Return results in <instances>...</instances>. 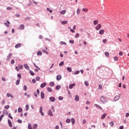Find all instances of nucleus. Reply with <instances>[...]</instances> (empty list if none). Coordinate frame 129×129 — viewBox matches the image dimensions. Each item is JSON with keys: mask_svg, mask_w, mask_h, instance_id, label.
<instances>
[{"mask_svg": "<svg viewBox=\"0 0 129 129\" xmlns=\"http://www.w3.org/2000/svg\"><path fill=\"white\" fill-rule=\"evenodd\" d=\"M100 100L101 102H102V103H106V102L107 101V100H106L105 97H104L103 96H101L100 97Z\"/></svg>", "mask_w": 129, "mask_h": 129, "instance_id": "obj_1", "label": "nucleus"}, {"mask_svg": "<svg viewBox=\"0 0 129 129\" xmlns=\"http://www.w3.org/2000/svg\"><path fill=\"white\" fill-rule=\"evenodd\" d=\"M101 28H102V26H101V25L100 24H98L95 27V30H96V31H99V30H100V29H101Z\"/></svg>", "mask_w": 129, "mask_h": 129, "instance_id": "obj_2", "label": "nucleus"}, {"mask_svg": "<svg viewBox=\"0 0 129 129\" xmlns=\"http://www.w3.org/2000/svg\"><path fill=\"white\" fill-rule=\"evenodd\" d=\"M120 96H121V95L120 94H118V95H116L114 99L115 101H117V100H118V99H119V98H120Z\"/></svg>", "mask_w": 129, "mask_h": 129, "instance_id": "obj_3", "label": "nucleus"}, {"mask_svg": "<svg viewBox=\"0 0 129 129\" xmlns=\"http://www.w3.org/2000/svg\"><path fill=\"white\" fill-rule=\"evenodd\" d=\"M39 112H40L41 115H42V116H43L44 115V113L43 112V107L42 106L40 107Z\"/></svg>", "mask_w": 129, "mask_h": 129, "instance_id": "obj_4", "label": "nucleus"}, {"mask_svg": "<svg viewBox=\"0 0 129 129\" xmlns=\"http://www.w3.org/2000/svg\"><path fill=\"white\" fill-rule=\"evenodd\" d=\"M40 95L41 98H42V99H44V98H45V94H44V92H41Z\"/></svg>", "mask_w": 129, "mask_h": 129, "instance_id": "obj_5", "label": "nucleus"}, {"mask_svg": "<svg viewBox=\"0 0 129 129\" xmlns=\"http://www.w3.org/2000/svg\"><path fill=\"white\" fill-rule=\"evenodd\" d=\"M99 34L100 35H103V34H104V29H101L99 31Z\"/></svg>", "mask_w": 129, "mask_h": 129, "instance_id": "obj_6", "label": "nucleus"}, {"mask_svg": "<svg viewBox=\"0 0 129 129\" xmlns=\"http://www.w3.org/2000/svg\"><path fill=\"white\" fill-rule=\"evenodd\" d=\"M49 100L51 101V102H54L56 100V99L53 97H50L49 98Z\"/></svg>", "mask_w": 129, "mask_h": 129, "instance_id": "obj_7", "label": "nucleus"}, {"mask_svg": "<svg viewBox=\"0 0 129 129\" xmlns=\"http://www.w3.org/2000/svg\"><path fill=\"white\" fill-rule=\"evenodd\" d=\"M22 47V44L21 43H18L15 45V48H21Z\"/></svg>", "mask_w": 129, "mask_h": 129, "instance_id": "obj_8", "label": "nucleus"}, {"mask_svg": "<svg viewBox=\"0 0 129 129\" xmlns=\"http://www.w3.org/2000/svg\"><path fill=\"white\" fill-rule=\"evenodd\" d=\"M61 79H62V77L61 76V75H57L56 77V80L57 81L61 80Z\"/></svg>", "mask_w": 129, "mask_h": 129, "instance_id": "obj_9", "label": "nucleus"}, {"mask_svg": "<svg viewBox=\"0 0 129 129\" xmlns=\"http://www.w3.org/2000/svg\"><path fill=\"white\" fill-rule=\"evenodd\" d=\"M48 114L49 116H53V113H52V111L51 110H49L48 111Z\"/></svg>", "mask_w": 129, "mask_h": 129, "instance_id": "obj_10", "label": "nucleus"}, {"mask_svg": "<svg viewBox=\"0 0 129 129\" xmlns=\"http://www.w3.org/2000/svg\"><path fill=\"white\" fill-rule=\"evenodd\" d=\"M94 106L97 107V108H99L101 110H102V107L101 106H99L98 104H95Z\"/></svg>", "mask_w": 129, "mask_h": 129, "instance_id": "obj_11", "label": "nucleus"}, {"mask_svg": "<svg viewBox=\"0 0 129 129\" xmlns=\"http://www.w3.org/2000/svg\"><path fill=\"white\" fill-rule=\"evenodd\" d=\"M46 85H47V83H42L41 84L40 87H41V88H44V87H45V86H46Z\"/></svg>", "mask_w": 129, "mask_h": 129, "instance_id": "obj_12", "label": "nucleus"}, {"mask_svg": "<svg viewBox=\"0 0 129 129\" xmlns=\"http://www.w3.org/2000/svg\"><path fill=\"white\" fill-rule=\"evenodd\" d=\"M10 24H11V23H10L9 22V21H7V22L5 23V26H6V27H10Z\"/></svg>", "mask_w": 129, "mask_h": 129, "instance_id": "obj_13", "label": "nucleus"}, {"mask_svg": "<svg viewBox=\"0 0 129 129\" xmlns=\"http://www.w3.org/2000/svg\"><path fill=\"white\" fill-rule=\"evenodd\" d=\"M25 29V25L21 24L20 26L19 27V29L20 30H24Z\"/></svg>", "mask_w": 129, "mask_h": 129, "instance_id": "obj_14", "label": "nucleus"}, {"mask_svg": "<svg viewBox=\"0 0 129 129\" xmlns=\"http://www.w3.org/2000/svg\"><path fill=\"white\" fill-rule=\"evenodd\" d=\"M24 68H26V69H27V70H29V69H30V67L27 64H24Z\"/></svg>", "mask_w": 129, "mask_h": 129, "instance_id": "obj_15", "label": "nucleus"}, {"mask_svg": "<svg viewBox=\"0 0 129 129\" xmlns=\"http://www.w3.org/2000/svg\"><path fill=\"white\" fill-rule=\"evenodd\" d=\"M80 13H81V10L78 8L77 10V15H80Z\"/></svg>", "mask_w": 129, "mask_h": 129, "instance_id": "obj_16", "label": "nucleus"}, {"mask_svg": "<svg viewBox=\"0 0 129 129\" xmlns=\"http://www.w3.org/2000/svg\"><path fill=\"white\" fill-rule=\"evenodd\" d=\"M74 86H75V83L70 85L69 86L70 89H72V88H73V87H74Z\"/></svg>", "mask_w": 129, "mask_h": 129, "instance_id": "obj_17", "label": "nucleus"}, {"mask_svg": "<svg viewBox=\"0 0 129 129\" xmlns=\"http://www.w3.org/2000/svg\"><path fill=\"white\" fill-rule=\"evenodd\" d=\"M71 122L73 125L75 124V119H74V118H71Z\"/></svg>", "mask_w": 129, "mask_h": 129, "instance_id": "obj_18", "label": "nucleus"}, {"mask_svg": "<svg viewBox=\"0 0 129 129\" xmlns=\"http://www.w3.org/2000/svg\"><path fill=\"white\" fill-rule=\"evenodd\" d=\"M105 116H106V113H104L101 117V119H104Z\"/></svg>", "mask_w": 129, "mask_h": 129, "instance_id": "obj_19", "label": "nucleus"}, {"mask_svg": "<svg viewBox=\"0 0 129 129\" xmlns=\"http://www.w3.org/2000/svg\"><path fill=\"white\" fill-rule=\"evenodd\" d=\"M60 15H65L66 14V10H62L60 13Z\"/></svg>", "mask_w": 129, "mask_h": 129, "instance_id": "obj_20", "label": "nucleus"}, {"mask_svg": "<svg viewBox=\"0 0 129 129\" xmlns=\"http://www.w3.org/2000/svg\"><path fill=\"white\" fill-rule=\"evenodd\" d=\"M93 24L95 26H96L98 24V20H94L93 21Z\"/></svg>", "mask_w": 129, "mask_h": 129, "instance_id": "obj_21", "label": "nucleus"}, {"mask_svg": "<svg viewBox=\"0 0 129 129\" xmlns=\"http://www.w3.org/2000/svg\"><path fill=\"white\" fill-rule=\"evenodd\" d=\"M82 11L84 12L85 13H87V12H88V9H87V8H83L82 9Z\"/></svg>", "mask_w": 129, "mask_h": 129, "instance_id": "obj_22", "label": "nucleus"}, {"mask_svg": "<svg viewBox=\"0 0 129 129\" xmlns=\"http://www.w3.org/2000/svg\"><path fill=\"white\" fill-rule=\"evenodd\" d=\"M68 23L67 21H63L61 22V25H66Z\"/></svg>", "mask_w": 129, "mask_h": 129, "instance_id": "obj_23", "label": "nucleus"}, {"mask_svg": "<svg viewBox=\"0 0 129 129\" xmlns=\"http://www.w3.org/2000/svg\"><path fill=\"white\" fill-rule=\"evenodd\" d=\"M8 123H9V126L10 127L12 126V121H11V120L8 119Z\"/></svg>", "mask_w": 129, "mask_h": 129, "instance_id": "obj_24", "label": "nucleus"}, {"mask_svg": "<svg viewBox=\"0 0 129 129\" xmlns=\"http://www.w3.org/2000/svg\"><path fill=\"white\" fill-rule=\"evenodd\" d=\"M61 88V86L60 85H57L55 87V89L56 90H59V89H60Z\"/></svg>", "mask_w": 129, "mask_h": 129, "instance_id": "obj_25", "label": "nucleus"}, {"mask_svg": "<svg viewBox=\"0 0 129 129\" xmlns=\"http://www.w3.org/2000/svg\"><path fill=\"white\" fill-rule=\"evenodd\" d=\"M75 100L76 101H79V96L78 95H76Z\"/></svg>", "mask_w": 129, "mask_h": 129, "instance_id": "obj_26", "label": "nucleus"}, {"mask_svg": "<svg viewBox=\"0 0 129 129\" xmlns=\"http://www.w3.org/2000/svg\"><path fill=\"white\" fill-rule=\"evenodd\" d=\"M11 57H12V53H10L8 57H7V60H10V59H11Z\"/></svg>", "mask_w": 129, "mask_h": 129, "instance_id": "obj_27", "label": "nucleus"}, {"mask_svg": "<svg viewBox=\"0 0 129 129\" xmlns=\"http://www.w3.org/2000/svg\"><path fill=\"white\" fill-rule=\"evenodd\" d=\"M67 70L69 71V72H72V69H71L70 67H68Z\"/></svg>", "mask_w": 129, "mask_h": 129, "instance_id": "obj_28", "label": "nucleus"}, {"mask_svg": "<svg viewBox=\"0 0 129 129\" xmlns=\"http://www.w3.org/2000/svg\"><path fill=\"white\" fill-rule=\"evenodd\" d=\"M7 96L8 97H12L13 98V95L10 94V93H7Z\"/></svg>", "mask_w": 129, "mask_h": 129, "instance_id": "obj_29", "label": "nucleus"}, {"mask_svg": "<svg viewBox=\"0 0 129 129\" xmlns=\"http://www.w3.org/2000/svg\"><path fill=\"white\" fill-rule=\"evenodd\" d=\"M37 54L38 56H41V55H42V51H39L37 52Z\"/></svg>", "mask_w": 129, "mask_h": 129, "instance_id": "obj_30", "label": "nucleus"}, {"mask_svg": "<svg viewBox=\"0 0 129 129\" xmlns=\"http://www.w3.org/2000/svg\"><path fill=\"white\" fill-rule=\"evenodd\" d=\"M47 90H48V92H52V89L51 88L48 87L47 88Z\"/></svg>", "mask_w": 129, "mask_h": 129, "instance_id": "obj_31", "label": "nucleus"}, {"mask_svg": "<svg viewBox=\"0 0 129 129\" xmlns=\"http://www.w3.org/2000/svg\"><path fill=\"white\" fill-rule=\"evenodd\" d=\"M60 44H61V45H67V43H66V42L63 41H60Z\"/></svg>", "mask_w": 129, "mask_h": 129, "instance_id": "obj_32", "label": "nucleus"}, {"mask_svg": "<svg viewBox=\"0 0 129 129\" xmlns=\"http://www.w3.org/2000/svg\"><path fill=\"white\" fill-rule=\"evenodd\" d=\"M54 82H51L49 83V85L50 86H51V87H53V86H54Z\"/></svg>", "mask_w": 129, "mask_h": 129, "instance_id": "obj_33", "label": "nucleus"}, {"mask_svg": "<svg viewBox=\"0 0 129 129\" xmlns=\"http://www.w3.org/2000/svg\"><path fill=\"white\" fill-rule=\"evenodd\" d=\"M30 74H31L32 76H34V75H35V73H34V72L32 71H30Z\"/></svg>", "mask_w": 129, "mask_h": 129, "instance_id": "obj_34", "label": "nucleus"}, {"mask_svg": "<svg viewBox=\"0 0 129 129\" xmlns=\"http://www.w3.org/2000/svg\"><path fill=\"white\" fill-rule=\"evenodd\" d=\"M37 127H38V124H34L33 125V128H34V129H36V128H37Z\"/></svg>", "mask_w": 129, "mask_h": 129, "instance_id": "obj_35", "label": "nucleus"}, {"mask_svg": "<svg viewBox=\"0 0 129 129\" xmlns=\"http://www.w3.org/2000/svg\"><path fill=\"white\" fill-rule=\"evenodd\" d=\"M23 111V109L22 108L19 107L18 108V112H22Z\"/></svg>", "mask_w": 129, "mask_h": 129, "instance_id": "obj_36", "label": "nucleus"}, {"mask_svg": "<svg viewBox=\"0 0 129 129\" xmlns=\"http://www.w3.org/2000/svg\"><path fill=\"white\" fill-rule=\"evenodd\" d=\"M105 55L106 56V57H109V53H108V52H105Z\"/></svg>", "mask_w": 129, "mask_h": 129, "instance_id": "obj_37", "label": "nucleus"}, {"mask_svg": "<svg viewBox=\"0 0 129 129\" xmlns=\"http://www.w3.org/2000/svg\"><path fill=\"white\" fill-rule=\"evenodd\" d=\"M71 122V120L70 119H67L66 120V122H67V123H70Z\"/></svg>", "mask_w": 129, "mask_h": 129, "instance_id": "obj_38", "label": "nucleus"}, {"mask_svg": "<svg viewBox=\"0 0 129 129\" xmlns=\"http://www.w3.org/2000/svg\"><path fill=\"white\" fill-rule=\"evenodd\" d=\"M28 129H33V127L31 125L30 123H28Z\"/></svg>", "mask_w": 129, "mask_h": 129, "instance_id": "obj_39", "label": "nucleus"}, {"mask_svg": "<svg viewBox=\"0 0 129 129\" xmlns=\"http://www.w3.org/2000/svg\"><path fill=\"white\" fill-rule=\"evenodd\" d=\"M18 67L19 69H23V65H21V64H19Z\"/></svg>", "mask_w": 129, "mask_h": 129, "instance_id": "obj_40", "label": "nucleus"}, {"mask_svg": "<svg viewBox=\"0 0 129 129\" xmlns=\"http://www.w3.org/2000/svg\"><path fill=\"white\" fill-rule=\"evenodd\" d=\"M23 89H24V90H25V91H26L27 90V86L24 85V86H23Z\"/></svg>", "mask_w": 129, "mask_h": 129, "instance_id": "obj_41", "label": "nucleus"}, {"mask_svg": "<svg viewBox=\"0 0 129 129\" xmlns=\"http://www.w3.org/2000/svg\"><path fill=\"white\" fill-rule=\"evenodd\" d=\"M26 110H29V105L28 104L26 105Z\"/></svg>", "mask_w": 129, "mask_h": 129, "instance_id": "obj_42", "label": "nucleus"}, {"mask_svg": "<svg viewBox=\"0 0 129 129\" xmlns=\"http://www.w3.org/2000/svg\"><path fill=\"white\" fill-rule=\"evenodd\" d=\"M85 85H86V86H88V85H89V83H88V82L85 81Z\"/></svg>", "mask_w": 129, "mask_h": 129, "instance_id": "obj_43", "label": "nucleus"}, {"mask_svg": "<svg viewBox=\"0 0 129 129\" xmlns=\"http://www.w3.org/2000/svg\"><path fill=\"white\" fill-rule=\"evenodd\" d=\"M6 109H9L10 108V105H6L5 106Z\"/></svg>", "mask_w": 129, "mask_h": 129, "instance_id": "obj_44", "label": "nucleus"}, {"mask_svg": "<svg viewBox=\"0 0 129 129\" xmlns=\"http://www.w3.org/2000/svg\"><path fill=\"white\" fill-rule=\"evenodd\" d=\"M17 122H18L19 123H22L23 121L21 119H19L18 120H17Z\"/></svg>", "mask_w": 129, "mask_h": 129, "instance_id": "obj_45", "label": "nucleus"}, {"mask_svg": "<svg viewBox=\"0 0 129 129\" xmlns=\"http://www.w3.org/2000/svg\"><path fill=\"white\" fill-rule=\"evenodd\" d=\"M5 116V115L4 114L2 115L1 116H0V121H2V120L3 119V117Z\"/></svg>", "mask_w": 129, "mask_h": 129, "instance_id": "obj_46", "label": "nucleus"}, {"mask_svg": "<svg viewBox=\"0 0 129 129\" xmlns=\"http://www.w3.org/2000/svg\"><path fill=\"white\" fill-rule=\"evenodd\" d=\"M63 65H64V62H63V61L61 62L59 64V66H63Z\"/></svg>", "mask_w": 129, "mask_h": 129, "instance_id": "obj_47", "label": "nucleus"}, {"mask_svg": "<svg viewBox=\"0 0 129 129\" xmlns=\"http://www.w3.org/2000/svg\"><path fill=\"white\" fill-rule=\"evenodd\" d=\"M7 9L8 10V11H11V10H12L13 8H12V7H7Z\"/></svg>", "mask_w": 129, "mask_h": 129, "instance_id": "obj_48", "label": "nucleus"}, {"mask_svg": "<svg viewBox=\"0 0 129 129\" xmlns=\"http://www.w3.org/2000/svg\"><path fill=\"white\" fill-rule=\"evenodd\" d=\"M106 42H107V39H105L103 40V43H104V44H105V43H106Z\"/></svg>", "mask_w": 129, "mask_h": 129, "instance_id": "obj_49", "label": "nucleus"}, {"mask_svg": "<svg viewBox=\"0 0 129 129\" xmlns=\"http://www.w3.org/2000/svg\"><path fill=\"white\" fill-rule=\"evenodd\" d=\"M9 117H10L11 119H13V117L12 116V114L11 113L9 114Z\"/></svg>", "mask_w": 129, "mask_h": 129, "instance_id": "obj_50", "label": "nucleus"}, {"mask_svg": "<svg viewBox=\"0 0 129 129\" xmlns=\"http://www.w3.org/2000/svg\"><path fill=\"white\" fill-rule=\"evenodd\" d=\"M114 59L115 61H117L118 60V57H117V56H115Z\"/></svg>", "mask_w": 129, "mask_h": 129, "instance_id": "obj_51", "label": "nucleus"}, {"mask_svg": "<svg viewBox=\"0 0 129 129\" xmlns=\"http://www.w3.org/2000/svg\"><path fill=\"white\" fill-rule=\"evenodd\" d=\"M75 38H79V33H76Z\"/></svg>", "mask_w": 129, "mask_h": 129, "instance_id": "obj_52", "label": "nucleus"}, {"mask_svg": "<svg viewBox=\"0 0 129 129\" xmlns=\"http://www.w3.org/2000/svg\"><path fill=\"white\" fill-rule=\"evenodd\" d=\"M20 84V80H18L16 82V85H19Z\"/></svg>", "mask_w": 129, "mask_h": 129, "instance_id": "obj_53", "label": "nucleus"}, {"mask_svg": "<svg viewBox=\"0 0 129 129\" xmlns=\"http://www.w3.org/2000/svg\"><path fill=\"white\" fill-rule=\"evenodd\" d=\"M58 99H59V100H63V97H62V96H59V97H58Z\"/></svg>", "mask_w": 129, "mask_h": 129, "instance_id": "obj_54", "label": "nucleus"}, {"mask_svg": "<svg viewBox=\"0 0 129 129\" xmlns=\"http://www.w3.org/2000/svg\"><path fill=\"white\" fill-rule=\"evenodd\" d=\"M79 73H80V71H77L75 72V75H77V74H79Z\"/></svg>", "mask_w": 129, "mask_h": 129, "instance_id": "obj_55", "label": "nucleus"}, {"mask_svg": "<svg viewBox=\"0 0 129 129\" xmlns=\"http://www.w3.org/2000/svg\"><path fill=\"white\" fill-rule=\"evenodd\" d=\"M119 55L120 56H122V55H123V53H122V52L121 51V52H120L119 53Z\"/></svg>", "mask_w": 129, "mask_h": 129, "instance_id": "obj_56", "label": "nucleus"}, {"mask_svg": "<svg viewBox=\"0 0 129 129\" xmlns=\"http://www.w3.org/2000/svg\"><path fill=\"white\" fill-rule=\"evenodd\" d=\"M113 122H110V125H111V126H113Z\"/></svg>", "mask_w": 129, "mask_h": 129, "instance_id": "obj_57", "label": "nucleus"}, {"mask_svg": "<svg viewBox=\"0 0 129 129\" xmlns=\"http://www.w3.org/2000/svg\"><path fill=\"white\" fill-rule=\"evenodd\" d=\"M11 64H15V60L12 59L11 60Z\"/></svg>", "mask_w": 129, "mask_h": 129, "instance_id": "obj_58", "label": "nucleus"}, {"mask_svg": "<svg viewBox=\"0 0 129 129\" xmlns=\"http://www.w3.org/2000/svg\"><path fill=\"white\" fill-rule=\"evenodd\" d=\"M70 32H71V33H75V31L73 30L72 29H71Z\"/></svg>", "mask_w": 129, "mask_h": 129, "instance_id": "obj_59", "label": "nucleus"}, {"mask_svg": "<svg viewBox=\"0 0 129 129\" xmlns=\"http://www.w3.org/2000/svg\"><path fill=\"white\" fill-rule=\"evenodd\" d=\"M70 43H71V44H74V41L73 40H70Z\"/></svg>", "mask_w": 129, "mask_h": 129, "instance_id": "obj_60", "label": "nucleus"}, {"mask_svg": "<svg viewBox=\"0 0 129 129\" xmlns=\"http://www.w3.org/2000/svg\"><path fill=\"white\" fill-rule=\"evenodd\" d=\"M36 80H37V81H39V80H40V77H37Z\"/></svg>", "mask_w": 129, "mask_h": 129, "instance_id": "obj_61", "label": "nucleus"}, {"mask_svg": "<svg viewBox=\"0 0 129 129\" xmlns=\"http://www.w3.org/2000/svg\"><path fill=\"white\" fill-rule=\"evenodd\" d=\"M99 88L100 89H102V86L101 85H99Z\"/></svg>", "mask_w": 129, "mask_h": 129, "instance_id": "obj_62", "label": "nucleus"}, {"mask_svg": "<svg viewBox=\"0 0 129 129\" xmlns=\"http://www.w3.org/2000/svg\"><path fill=\"white\" fill-rule=\"evenodd\" d=\"M125 116H126V117H128V116H129V113H126Z\"/></svg>", "mask_w": 129, "mask_h": 129, "instance_id": "obj_63", "label": "nucleus"}, {"mask_svg": "<svg viewBox=\"0 0 129 129\" xmlns=\"http://www.w3.org/2000/svg\"><path fill=\"white\" fill-rule=\"evenodd\" d=\"M2 80H3V81H6V78H5L4 77H2Z\"/></svg>", "mask_w": 129, "mask_h": 129, "instance_id": "obj_64", "label": "nucleus"}]
</instances>
